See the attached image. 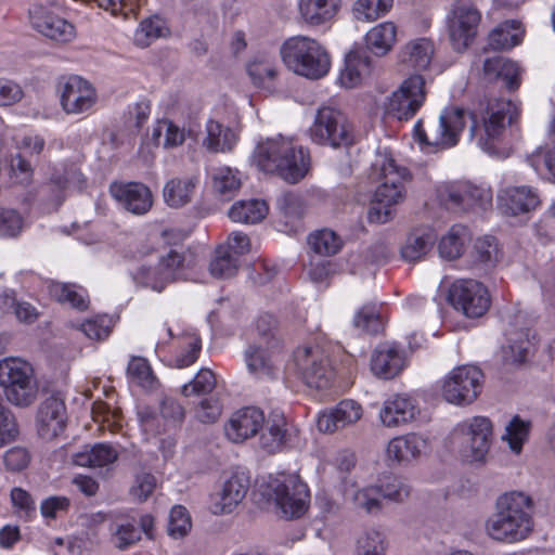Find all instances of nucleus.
<instances>
[{"label": "nucleus", "instance_id": "11", "mask_svg": "<svg viewBox=\"0 0 555 555\" xmlns=\"http://www.w3.org/2000/svg\"><path fill=\"white\" fill-rule=\"evenodd\" d=\"M463 457L473 462H485L492 441V423L485 416L468 418L457 426Z\"/></svg>", "mask_w": 555, "mask_h": 555}, {"label": "nucleus", "instance_id": "22", "mask_svg": "<svg viewBox=\"0 0 555 555\" xmlns=\"http://www.w3.org/2000/svg\"><path fill=\"white\" fill-rule=\"evenodd\" d=\"M66 408L60 393H52L41 402L37 413V428L41 438L51 440L65 428Z\"/></svg>", "mask_w": 555, "mask_h": 555}, {"label": "nucleus", "instance_id": "18", "mask_svg": "<svg viewBox=\"0 0 555 555\" xmlns=\"http://www.w3.org/2000/svg\"><path fill=\"white\" fill-rule=\"evenodd\" d=\"M98 99L94 86L77 75L69 76L61 87V105L69 115L89 114Z\"/></svg>", "mask_w": 555, "mask_h": 555}, {"label": "nucleus", "instance_id": "36", "mask_svg": "<svg viewBox=\"0 0 555 555\" xmlns=\"http://www.w3.org/2000/svg\"><path fill=\"white\" fill-rule=\"evenodd\" d=\"M269 207L263 199L250 198L235 202L228 211L233 222L256 224L268 215Z\"/></svg>", "mask_w": 555, "mask_h": 555}, {"label": "nucleus", "instance_id": "38", "mask_svg": "<svg viewBox=\"0 0 555 555\" xmlns=\"http://www.w3.org/2000/svg\"><path fill=\"white\" fill-rule=\"evenodd\" d=\"M397 29L391 22H384L371 30L365 36L366 48L377 56L388 53L396 41Z\"/></svg>", "mask_w": 555, "mask_h": 555}, {"label": "nucleus", "instance_id": "15", "mask_svg": "<svg viewBox=\"0 0 555 555\" xmlns=\"http://www.w3.org/2000/svg\"><path fill=\"white\" fill-rule=\"evenodd\" d=\"M480 12L468 0H456L448 16L449 36L454 50L464 51L477 35Z\"/></svg>", "mask_w": 555, "mask_h": 555}, {"label": "nucleus", "instance_id": "2", "mask_svg": "<svg viewBox=\"0 0 555 555\" xmlns=\"http://www.w3.org/2000/svg\"><path fill=\"white\" fill-rule=\"evenodd\" d=\"M532 499L520 491L500 495L495 513L486 521V532L493 540L517 542L526 539L533 530Z\"/></svg>", "mask_w": 555, "mask_h": 555}, {"label": "nucleus", "instance_id": "3", "mask_svg": "<svg viewBox=\"0 0 555 555\" xmlns=\"http://www.w3.org/2000/svg\"><path fill=\"white\" fill-rule=\"evenodd\" d=\"M253 156L262 171L275 173L292 184L304 179L310 167L308 151L283 135L259 142Z\"/></svg>", "mask_w": 555, "mask_h": 555}, {"label": "nucleus", "instance_id": "46", "mask_svg": "<svg viewBox=\"0 0 555 555\" xmlns=\"http://www.w3.org/2000/svg\"><path fill=\"white\" fill-rule=\"evenodd\" d=\"M311 249L322 256L335 255L341 248L340 237L330 229H322L309 235Z\"/></svg>", "mask_w": 555, "mask_h": 555}, {"label": "nucleus", "instance_id": "57", "mask_svg": "<svg viewBox=\"0 0 555 555\" xmlns=\"http://www.w3.org/2000/svg\"><path fill=\"white\" fill-rule=\"evenodd\" d=\"M247 73L254 85L262 87L267 80L275 78L276 68L270 60H254L248 63Z\"/></svg>", "mask_w": 555, "mask_h": 555}, {"label": "nucleus", "instance_id": "62", "mask_svg": "<svg viewBox=\"0 0 555 555\" xmlns=\"http://www.w3.org/2000/svg\"><path fill=\"white\" fill-rule=\"evenodd\" d=\"M91 340L106 339L111 333L108 320L106 317H96L86 320L77 327Z\"/></svg>", "mask_w": 555, "mask_h": 555}, {"label": "nucleus", "instance_id": "25", "mask_svg": "<svg viewBox=\"0 0 555 555\" xmlns=\"http://www.w3.org/2000/svg\"><path fill=\"white\" fill-rule=\"evenodd\" d=\"M404 367V353L395 343H382L371 357V371L383 379L397 376Z\"/></svg>", "mask_w": 555, "mask_h": 555}, {"label": "nucleus", "instance_id": "7", "mask_svg": "<svg viewBox=\"0 0 555 555\" xmlns=\"http://www.w3.org/2000/svg\"><path fill=\"white\" fill-rule=\"evenodd\" d=\"M466 112L460 107L444 108L439 118L424 128L422 120L414 126V134L421 144L436 150H447L455 146L465 127Z\"/></svg>", "mask_w": 555, "mask_h": 555}, {"label": "nucleus", "instance_id": "20", "mask_svg": "<svg viewBox=\"0 0 555 555\" xmlns=\"http://www.w3.org/2000/svg\"><path fill=\"white\" fill-rule=\"evenodd\" d=\"M496 203L502 215L517 217L533 211L541 202L535 189L519 185L501 189L498 193Z\"/></svg>", "mask_w": 555, "mask_h": 555}, {"label": "nucleus", "instance_id": "5", "mask_svg": "<svg viewBox=\"0 0 555 555\" xmlns=\"http://www.w3.org/2000/svg\"><path fill=\"white\" fill-rule=\"evenodd\" d=\"M280 54L289 70L311 80L323 78L331 68V56L324 46L308 36L288 38L281 46Z\"/></svg>", "mask_w": 555, "mask_h": 555}, {"label": "nucleus", "instance_id": "42", "mask_svg": "<svg viewBox=\"0 0 555 555\" xmlns=\"http://www.w3.org/2000/svg\"><path fill=\"white\" fill-rule=\"evenodd\" d=\"M520 25L516 21H506L494 28L488 37V46L492 50H507L517 46L521 38Z\"/></svg>", "mask_w": 555, "mask_h": 555}, {"label": "nucleus", "instance_id": "26", "mask_svg": "<svg viewBox=\"0 0 555 555\" xmlns=\"http://www.w3.org/2000/svg\"><path fill=\"white\" fill-rule=\"evenodd\" d=\"M249 487L248 478L243 474L232 475L216 494L212 504L215 514L231 513L245 498Z\"/></svg>", "mask_w": 555, "mask_h": 555}, {"label": "nucleus", "instance_id": "14", "mask_svg": "<svg viewBox=\"0 0 555 555\" xmlns=\"http://www.w3.org/2000/svg\"><path fill=\"white\" fill-rule=\"evenodd\" d=\"M449 301L467 318H479L490 307L488 289L478 281L462 279L455 281L449 289Z\"/></svg>", "mask_w": 555, "mask_h": 555}, {"label": "nucleus", "instance_id": "50", "mask_svg": "<svg viewBox=\"0 0 555 555\" xmlns=\"http://www.w3.org/2000/svg\"><path fill=\"white\" fill-rule=\"evenodd\" d=\"M128 377L142 388L152 389L157 383L152 367L146 359L142 357H132L128 367Z\"/></svg>", "mask_w": 555, "mask_h": 555}, {"label": "nucleus", "instance_id": "35", "mask_svg": "<svg viewBox=\"0 0 555 555\" xmlns=\"http://www.w3.org/2000/svg\"><path fill=\"white\" fill-rule=\"evenodd\" d=\"M434 53V42L427 38H418L405 44L400 53V61L408 67L423 70L431 63Z\"/></svg>", "mask_w": 555, "mask_h": 555}, {"label": "nucleus", "instance_id": "1", "mask_svg": "<svg viewBox=\"0 0 555 555\" xmlns=\"http://www.w3.org/2000/svg\"><path fill=\"white\" fill-rule=\"evenodd\" d=\"M519 109L508 100L490 101L480 119L469 114L472 120L470 135L478 146L489 155L505 158L509 155L512 144L507 140V126L518 118Z\"/></svg>", "mask_w": 555, "mask_h": 555}, {"label": "nucleus", "instance_id": "59", "mask_svg": "<svg viewBox=\"0 0 555 555\" xmlns=\"http://www.w3.org/2000/svg\"><path fill=\"white\" fill-rule=\"evenodd\" d=\"M357 555H385L383 535L375 530L363 533L357 541Z\"/></svg>", "mask_w": 555, "mask_h": 555}, {"label": "nucleus", "instance_id": "37", "mask_svg": "<svg viewBox=\"0 0 555 555\" xmlns=\"http://www.w3.org/2000/svg\"><path fill=\"white\" fill-rule=\"evenodd\" d=\"M499 257V243L494 236L485 235L475 240L470 250V259L474 267L489 270L496 264Z\"/></svg>", "mask_w": 555, "mask_h": 555}, {"label": "nucleus", "instance_id": "33", "mask_svg": "<svg viewBox=\"0 0 555 555\" xmlns=\"http://www.w3.org/2000/svg\"><path fill=\"white\" fill-rule=\"evenodd\" d=\"M426 447V441L416 434H408L391 439L387 446V455L398 463L416 460Z\"/></svg>", "mask_w": 555, "mask_h": 555}, {"label": "nucleus", "instance_id": "63", "mask_svg": "<svg viewBox=\"0 0 555 555\" xmlns=\"http://www.w3.org/2000/svg\"><path fill=\"white\" fill-rule=\"evenodd\" d=\"M18 435V428L12 412L0 400V448L13 441Z\"/></svg>", "mask_w": 555, "mask_h": 555}, {"label": "nucleus", "instance_id": "13", "mask_svg": "<svg viewBox=\"0 0 555 555\" xmlns=\"http://www.w3.org/2000/svg\"><path fill=\"white\" fill-rule=\"evenodd\" d=\"M297 371L310 388L323 389L330 386L334 373L325 352L319 347H300L294 352Z\"/></svg>", "mask_w": 555, "mask_h": 555}, {"label": "nucleus", "instance_id": "60", "mask_svg": "<svg viewBox=\"0 0 555 555\" xmlns=\"http://www.w3.org/2000/svg\"><path fill=\"white\" fill-rule=\"evenodd\" d=\"M353 326L362 333L376 334L380 322L373 306H363L353 318Z\"/></svg>", "mask_w": 555, "mask_h": 555}, {"label": "nucleus", "instance_id": "24", "mask_svg": "<svg viewBox=\"0 0 555 555\" xmlns=\"http://www.w3.org/2000/svg\"><path fill=\"white\" fill-rule=\"evenodd\" d=\"M362 416V406L354 400L346 399L335 408L321 413L317 421L318 429L332 434L358 422Z\"/></svg>", "mask_w": 555, "mask_h": 555}, {"label": "nucleus", "instance_id": "56", "mask_svg": "<svg viewBox=\"0 0 555 555\" xmlns=\"http://www.w3.org/2000/svg\"><path fill=\"white\" fill-rule=\"evenodd\" d=\"M191 517L185 507L176 505L171 508L168 521V533L173 538L184 537L191 529Z\"/></svg>", "mask_w": 555, "mask_h": 555}, {"label": "nucleus", "instance_id": "31", "mask_svg": "<svg viewBox=\"0 0 555 555\" xmlns=\"http://www.w3.org/2000/svg\"><path fill=\"white\" fill-rule=\"evenodd\" d=\"M483 75L489 81L503 80L508 90L517 89L520 83L518 65L502 55L489 57L483 62Z\"/></svg>", "mask_w": 555, "mask_h": 555}, {"label": "nucleus", "instance_id": "29", "mask_svg": "<svg viewBox=\"0 0 555 555\" xmlns=\"http://www.w3.org/2000/svg\"><path fill=\"white\" fill-rule=\"evenodd\" d=\"M341 0H298V12L309 26H321L334 20Z\"/></svg>", "mask_w": 555, "mask_h": 555}, {"label": "nucleus", "instance_id": "45", "mask_svg": "<svg viewBox=\"0 0 555 555\" xmlns=\"http://www.w3.org/2000/svg\"><path fill=\"white\" fill-rule=\"evenodd\" d=\"M212 186L224 199H230L241 188L238 172L230 167H219L212 173Z\"/></svg>", "mask_w": 555, "mask_h": 555}, {"label": "nucleus", "instance_id": "8", "mask_svg": "<svg viewBox=\"0 0 555 555\" xmlns=\"http://www.w3.org/2000/svg\"><path fill=\"white\" fill-rule=\"evenodd\" d=\"M309 133L314 143L332 147H348L356 139L353 126L346 115L332 106L318 109Z\"/></svg>", "mask_w": 555, "mask_h": 555}, {"label": "nucleus", "instance_id": "27", "mask_svg": "<svg viewBox=\"0 0 555 555\" xmlns=\"http://www.w3.org/2000/svg\"><path fill=\"white\" fill-rule=\"evenodd\" d=\"M416 414L417 406L413 399L406 396H395L384 402L379 418L386 427H398L413 421Z\"/></svg>", "mask_w": 555, "mask_h": 555}, {"label": "nucleus", "instance_id": "52", "mask_svg": "<svg viewBox=\"0 0 555 555\" xmlns=\"http://www.w3.org/2000/svg\"><path fill=\"white\" fill-rule=\"evenodd\" d=\"M51 182L60 190L82 189L86 179L80 169L74 165H64L61 169H56L51 176Z\"/></svg>", "mask_w": 555, "mask_h": 555}, {"label": "nucleus", "instance_id": "10", "mask_svg": "<svg viewBox=\"0 0 555 555\" xmlns=\"http://www.w3.org/2000/svg\"><path fill=\"white\" fill-rule=\"evenodd\" d=\"M184 260L182 253L171 248L159 256L157 264H141L132 273V279L138 285L162 293L167 285L180 279Z\"/></svg>", "mask_w": 555, "mask_h": 555}, {"label": "nucleus", "instance_id": "58", "mask_svg": "<svg viewBox=\"0 0 555 555\" xmlns=\"http://www.w3.org/2000/svg\"><path fill=\"white\" fill-rule=\"evenodd\" d=\"M164 26L162 20L157 17L146 18L141 22L139 29L134 34V41L140 47H147L152 40L163 36Z\"/></svg>", "mask_w": 555, "mask_h": 555}, {"label": "nucleus", "instance_id": "17", "mask_svg": "<svg viewBox=\"0 0 555 555\" xmlns=\"http://www.w3.org/2000/svg\"><path fill=\"white\" fill-rule=\"evenodd\" d=\"M438 197L442 205L452 210L486 208L492 201L489 190L468 182L444 184L438 189Z\"/></svg>", "mask_w": 555, "mask_h": 555}, {"label": "nucleus", "instance_id": "61", "mask_svg": "<svg viewBox=\"0 0 555 555\" xmlns=\"http://www.w3.org/2000/svg\"><path fill=\"white\" fill-rule=\"evenodd\" d=\"M276 320L271 314L260 315L256 323L257 338L254 341H261L269 346H279V339L275 336Z\"/></svg>", "mask_w": 555, "mask_h": 555}, {"label": "nucleus", "instance_id": "19", "mask_svg": "<svg viewBox=\"0 0 555 555\" xmlns=\"http://www.w3.org/2000/svg\"><path fill=\"white\" fill-rule=\"evenodd\" d=\"M29 21L34 29L56 42H69L76 36L75 26L72 23L40 4L29 10Z\"/></svg>", "mask_w": 555, "mask_h": 555}, {"label": "nucleus", "instance_id": "39", "mask_svg": "<svg viewBox=\"0 0 555 555\" xmlns=\"http://www.w3.org/2000/svg\"><path fill=\"white\" fill-rule=\"evenodd\" d=\"M435 242L436 235L430 229L416 230L409 235L401 256L406 261H417L431 250Z\"/></svg>", "mask_w": 555, "mask_h": 555}, {"label": "nucleus", "instance_id": "23", "mask_svg": "<svg viewBox=\"0 0 555 555\" xmlns=\"http://www.w3.org/2000/svg\"><path fill=\"white\" fill-rule=\"evenodd\" d=\"M263 422L264 414L260 409L246 406L231 415L224 426V433L229 440L240 443L258 434Z\"/></svg>", "mask_w": 555, "mask_h": 555}, {"label": "nucleus", "instance_id": "51", "mask_svg": "<svg viewBox=\"0 0 555 555\" xmlns=\"http://www.w3.org/2000/svg\"><path fill=\"white\" fill-rule=\"evenodd\" d=\"M530 423L522 421L518 415L514 416L505 427L503 440H506L509 449L519 454L525 441L528 439Z\"/></svg>", "mask_w": 555, "mask_h": 555}, {"label": "nucleus", "instance_id": "49", "mask_svg": "<svg viewBox=\"0 0 555 555\" xmlns=\"http://www.w3.org/2000/svg\"><path fill=\"white\" fill-rule=\"evenodd\" d=\"M393 0H358L353 7V14L358 21L373 22L389 12Z\"/></svg>", "mask_w": 555, "mask_h": 555}, {"label": "nucleus", "instance_id": "32", "mask_svg": "<svg viewBox=\"0 0 555 555\" xmlns=\"http://www.w3.org/2000/svg\"><path fill=\"white\" fill-rule=\"evenodd\" d=\"M276 348L278 346H269L261 341L250 343L244 352V360L248 371L257 376L273 375L274 364L272 354Z\"/></svg>", "mask_w": 555, "mask_h": 555}, {"label": "nucleus", "instance_id": "55", "mask_svg": "<svg viewBox=\"0 0 555 555\" xmlns=\"http://www.w3.org/2000/svg\"><path fill=\"white\" fill-rule=\"evenodd\" d=\"M141 540V531L133 524H117L112 529V542L120 551H125Z\"/></svg>", "mask_w": 555, "mask_h": 555}, {"label": "nucleus", "instance_id": "16", "mask_svg": "<svg viewBox=\"0 0 555 555\" xmlns=\"http://www.w3.org/2000/svg\"><path fill=\"white\" fill-rule=\"evenodd\" d=\"M425 80L412 75L393 91L387 103V112L399 120L411 119L425 102Z\"/></svg>", "mask_w": 555, "mask_h": 555}, {"label": "nucleus", "instance_id": "47", "mask_svg": "<svg viewBox=\"0 0 555 555\" xmlns=\"http://www.w3.org/2000/svg\"><path fill=\"white\" fill-rule=\"evenodd\" d=\"M238 264V258L233 256L229 248L220 246L210 261L209 271L215 278L227 279L236 273Z\"/></svg>", "mask_w": 555, "mask_h": 555}, {"label": "nucleus", "instance_id": "6", "mask_svg": "<svg viewBox=\"0 0 555 555\" xmlns=\"http://www.w3.org/2000/svg\"><path fill=\"white\" fill-rule=\"evenodd\" d=\"M0 386L8 401L16 406H28L37 398L38 384L34 369L20 358L0 361Z\"/></svg>", "mask_w": 555, "mask_h": 555}, {"label": "nucleus", "instance_id": "28", "mask_svg": "<svg viewBox=\"0 0 555 555\" xmlns=\"http://www.w3.org/2000/svg\"><path fill=\"white\" fill-rule=\"evenodd\" d=\"M259 434V446L269 453L281 451L289 440L286 420L280 413H272L264 418Z\"/></svg>", "mask_w": 555, "mask_h": 555}, {"label": "nucleus", "instance_id": "41", "mask_svg": "<svg viewBox=\"0 0 555 555\" xmlns=\"http://www.w3.org/2000/svg\"><path fill=\"white\" fill-rule=\"evenodd\" d=\"M469 240V233L464 225H453L449 232L440 240L438 249L442 258L454 260L459 258Z\"/></svg>", "mask_w": 555, "mask_h": 555}, {"label": "nucleus", "instance_id": "4", "mask_svg": "<svg viewBox=\"0 0 555 555\" xmlns=\"http://www.w3.org/2000/svg\"><path fill=\"white\" fill-rule=\"evenodd\" d=\"M380 163H375L379 170L382 183L377 186L374 199L367 211L372 223H386L395 216L393 207L403 202L405 196L404 183L410 181L411 175L405 167H398L390 157L383 156Z\"/></svg>", "mask_w": 555, "mask_h": 555}, {"label": "nucleus", "instance_id": "12", "mask_svg": "<svg viewBox=\"0 0 555 555\" xmlns=\"http://www.w3.org/2000/svg\"><path fill=\"white\" fill-rule=\"evenodd\" d=\"M271 488L275 504L286 519L299 518L307 512L309 490L297 475H282L272 482Z\"/></svg>", "mask_w": 555, "mask_h": 555}, {"label": "nucleus", "instance_id": "40", "mask_svg": "<svg viewBox=\"0 0 555 555\" xmlns=\"http://www.w3.org/2000/svg\"><path fill=\"white\" fill-rule=\"evenodd\" d=\"M48 289L50 296L59 302L68 304L78 310L88 308L89 299L86 291L75 284L52 282Z\"/></svg>", "mask_w": 555, "mask_h": 555}, {"label": "nucleus", "instance_id": "64", "mask_svg": "<svg viewBox=\"0 0 555 555\" xmlns=\"http://www.w3.org/2000/svg\"><path fill=\"white\" fill-rule=\"evenodd\" d=\"M10 168L11 176L16 183L27 185L31 182L34 169L22 153H16L11 157Z\"/></svg>", "mask_w": 555, "mask_h": 555}, {"label": "nucleus", "instance_id": "44", "mask_svg": "<svg viewBox=\"0 0 555 555\" xmlns=\"http://www.w3.org/2000/svg\"><path fill=\"white\" fill-rule=\"evenodd\" d=\"M194 188L192 178L172 179L164 188V199L170 207L179 208L191 201Z\"/></svg>", "mask_w": 555, "mask_h": 555}, {"label": "nucleus", "instance_id": "21", "mask_svg": "<svg viewBox=\"0 0 555 555\" xmlns=\"http://www.w3.org/2000/svg\"><path fill=\"white\" fill-rule=\"evenodd\" d=\"M109 193L124 209L133 215H145L153 205L152 192L143 183L113 182Z\"/></svg>", "mask_w": 555, "mask_h": 555}, {"label": "nucleus", "instance_id": "53", "mask_svg": "<svg viewBox=\"0 0 555 555\" xmlns=\"http://www.w3.org/2000/svg\"><path fill=\"white\" fill-rule=\"evenodd\" d=\"M380 491V499H387L395 502H402L409 498L410 486L397 476H388L377 486Z\"/></svg>", "mask_w": 555, "mask_h": 555}, {"label": "nucleus", "instance_id": "30", "mask_svg": "<svg viewBox=\"0 0 555 555\" xmlns=\"http://www.w3.org/2000/svg\"><path fill=\"white\" fill-rule=\"evenodd\" d=\"M205 132L202 145L208 153L230 152L238 140V135L233 129L215 119H209L206 122Z\"/></svg>", "mask_w": 555, "mask_h": 555}, {"label": "nucleus", "instance_id": "54", "mask_svg": "<svg viewBox=\"0 0 555 555\" xmlns=\"http://www.w3.org/2000/svg\"><path fill=\"white\" fill-rule=\"evenodd\" d=\"M215 387V374L209 369L203 367L190 383L182 386L181 391L186 397L191 395H206L211 392Z\"/></svg>", "mask_w": 555, "mask_h": 555}, {"label": "nucleus", "instance_id": "9", "mask_svg": "<svg viewBox=\"0 0 555 555\" xmlns=\"http://www.w3.org/2000/svg\"><path fill=\"white\" fill-rule=\"evenodd\" d=\"M483 373L475 365H459L440 382L442 398L454 405L472 404L481 393Z\"/></svg>", "mask_w": 555, "mask_h": 555}, {"label": "nucleus", "instance_id": "43", "mask_svg": "<svg viewBox=\"0 0 555 555\" xmlns=\"http://www.w3.org/2000/svg\"><path fill=\"white\" fill-rule=\"evenodd\" d=\"M118 459L116 449L106 443L94 444L89 451L78 453L75 462L80 466L103 467Z\"/></svg>", "mask_w": 555, "mask_h": 555}, {"label": "nucleus", "instance_id": "34", "mask_svg": "<svg viewBox=\"0 0 555 555\" xmlns=\"http://www.w3.org/2000/svg\"><path fill=\"white\" fill-rule=\"evenodd\" d=\"M371 70V60L367 52L363 49L350 51L345 59V67L340 72L339 81L346 88H353L362 80V77L369 75Z\"/></svg>", "mask_w": 555, "mask_h": 555}, {"label": "nucleus", "instance_id": "48", "mask_svg": "<svg viewBox=\"0 0 555 555\" xmlns=\"http://www.w3.org/2000/svg\"><path fill=\"white\" fill-rule=\"evenodd\" d=\"M351 501L354 508L367 514H377L383 508L380 491L377 486H367L353 491Z\"/></svg>", "mask_w": 555, "mask_h": 555}]
</instances>
